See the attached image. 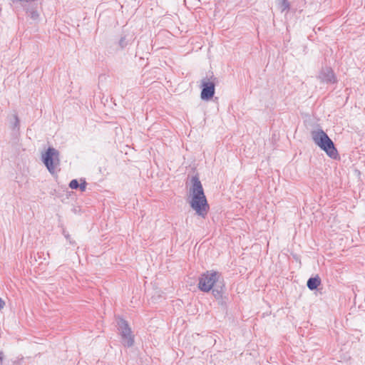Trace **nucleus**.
Listing matches in <instances>:
<instances>
[{
  "instance_id": "nucleus-11",
  "label": "nucleus",
  "mask_w": 365,
  "mask_h": 365,
  "mask_svg": "<svg viewBox=\"0 0 365 365\" xmlns=\"http://www.w3.org/2000/svg\"><path fill=\"white\" fill-rule=\"evenodd\" d=\"M69 187L71 189H77L79 187V183L77 180H72L69 183Z\"/></svg>"
},
{
  "instance_id": "nucleus-3",
  "label": "nucleus",
  "mask_w": 365,
  "mask_h": 365,
  "mask_svg": "<svg viewBox=\"0 0 365 365\" xmlns=\"http://www.w3.org/2000/svg\"><path fill=\"white\" fill-rule=\"evenodd\" d=\"M312 137L314 143L323 150L329 157L332 159L337 158L339 155L337 150L333 141L324 130L322 129L313 130L312 132Z\"/></svg>"
},
{
  "instance_id": "nucleus-4",
  "label": "nucleus",
  "mask_w": 365,
  "mask_h": 365,
  "mask_svg": "<svg viewBox=\"0 0 365 365\" xmlns=\"http://www.w3.org/2000/svg\"><path fill=\"white\" fill-rule=\"evenodd\" d=\"M42 160L48 171L53 174L60 164L59 152L53 148H48L46 152L42 154Z\"/></svg>"
},
{
  "instance_id": "nucleus-7",
  "label": "nucleus",
  "mask_w": 365,
  "mask_h": 365,
  "mask_svg": "<svg viewBox=\"0 0 365 365\" xmlns=\"http://www.w3.org/2000/svg\"><path fill=\"white\" fill-rule=\"evenodd\" d=\"M319 78L326 83H334L336 82V77L333 71L327 67L322 69L319 74Z\"/></svg>"
},
{
  "instance_id": "nucleus-5",
  "label": "nucleus",
  "mask_w": 365,
  "mask_h": 365,
  "mask_svg": "<svg viewBox=\"0 0 365 365\" xmlns=\"http://www.w3.org/2000/svg\"><path fill=\"white\" fill-rule=\"evenodd\" d=\"M118 325L122 337L123 344L124 346H127L128 347L132 346L134 344V338L128 322L123 319H120L118 322Z\"/></svg>"
},
{
  "instance_id": "nucleus-8",
  "label": "nucleus",
  "mask_w": 365,
  "mask_h": 365,
  "mask_svg": "<svg viewBox=\"0 0 365 365\" xmlns=\"http://www.w3.org/2000/svg\"><path fill=\"white\" fill-rule=\"evenodd\" d=\"M321 283V279L319 277H311L308 279L307 285L310 290L316 289Z\"/></svg>"
},
{
  "instance_id": "nucleus-16",
  "label": "nucleus",
  "mask_w": 365,
  "mask_h": 365,
  "mask_svg": "<svg viewBox=\"0 0 365 365\" xmlns=\"http://www.w3.org/2000/svg\"><path fill=\"white\" fill-rule=\"evenodd\" d=\"M3 357H4V353L2 351H0V362L1 363L2 361H3Z\"/></svg>"
},
{
  "instance_id": "nucleus-1",
  "label": "nucleus",
  "mask_w": 365,
  "mask_h": 365,
  "mask_svg": "<svg viewBox=\"0 0 365 365\" xmlns=\"http://www.w3.org/2000/svg\"><path fill=\"white\" fill-rule=\"evenodd\" d=\"M192 186L190 188V207L196 212L197 215L205 218L209 210L203 187L197 176L191 179Z\"/></svg>"
},
{
  "instance_id": "nucleus-6",
  "label": "nucleus",
  "mask_w": 365,
  "mask_h": 365,
  "mask_svg": "<svg viewBox=\"0 0 365 365\" xmlns=\"http://www.w3.org/2000/svg\"><path fill=\"white\" fill-rule=\"evenodd\" d=\"M202 91L200 97L202 100H210L215 94V83L209 79L204 78L201 82Z\"/></svg>"
},
{
  "instance_id": "nucleus-15",
  "label": "nucleus",
  "mask_w": 365,
  "mask_h": 365,
  "mask_svg": "<svg viewBox=\"0 0 365 365\" xmlns=\"http://www.w3.org/2000/svg\"><path fill=\"white\" fill-rule=\"evenodd\" d=\"M5 306V302L0 297V309H3Z\"/></svg>"
},
{
  "instance_id": "nucleus-14",
  "label": "nucleus",
  "mask_w": 365,
  "mask_h": 365,
  "mask_svg": "<svg viewBox=\"0 0 365 365\" xmlns=\"http://www.w3.org/2000/svg\"><path fill=\"white\" fill-rule=\"evenodd\" d=\"M120 46L123 48L126 44L125 43V38H121L119 41Z\"/></svg>"
},
{
  "instance_id": "nucleus-13",
  "label": "nucleus",
  "mask_w": 365,
  "mask_h": 365,
  "mask_svg": "<svg viewBox=\"0 0 365 365\" xmlns=\"http://www.w3.org/2000/svg\"><path fill=\"white\" fill-rule=\"evenodd\" d=\"M14 120H15L14 124V128H18L19 126V118H18V116L16 115H14Z\"/></svg>"
},
{
  "instance_id": "nucleus-10",
  "label": "nucleus",
  "mask_w": 365,
  "mask_h": 365,
  "mask_svg": "<svg viewBox=\"0 0 365 365\" xmlns=\"http://www.w3.org/2000/svg\"><path fill=\"white\" fill-rule=\"evenodd\" d=\"M27 12L32 19L36 20L38 18V13L34 9L31 8L29 9Z\"/></svg>"
},
{
  "instance_id": "nucleus-9",
  "label": "nucleus",
  "mask_w": 365,
  "mask_h": 365,
  "mask_svg": "<svg viewBox=\"0 0 365 365\" xmlns=\"http://www.w3.org/2000/svg\"><path fill=\"white\" fill-rule=\"evenodd\" d=\"M277 5L282 12L289 9V4L287 0H277Z\"/></svg>"
},
{
  "instance_id": "nucleus-2",
  "label": "nucleus",
  "mask_w": 365,
  "mask_h": 365,
  "mask_svg": "<svg viewBox=\"0 0 365 365\" xmlns=\"http://www.w3.org/2000/svg\"><path fill=\"white\" fill-rule=\"evenodd\" d=\"M224 281L220 272L210 270L201 274L199 279L198 288L205 292L212 290V294L216 299L222 297Z\"/></svg>"
},
{
  "instance_id": "nucleus-12",
  "label": "nucleus",
  "mask_w": 365,
  "mask_h": 365,
  "mask_svg": "<svg viewBox=\"0 0 365 365\" xmlns=\"http://www.w3.org/2000/svg\"><path fill=\"white\" fill-rule=\"evenodd\" d=\"M80 190L81 191H85L86 190V182L85 180L83 181V182H81V184H79V187Z\"/></svg>"
}]
</instances>
